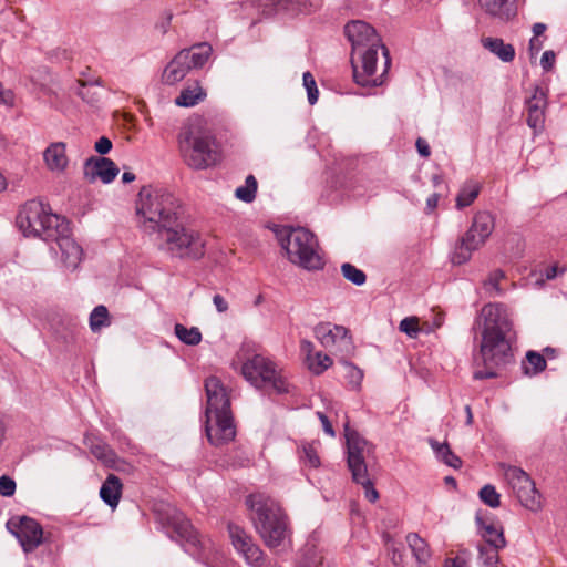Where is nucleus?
Segmentation results:
<instances>
[{
    "mask_svg": "<svg viewBox=\"0 0 567 567\" xmlns=\"http://www.w3.org/2000/svg\"><path fill=\"white\" fill-rule=\"evenodd\" d=\"M118 173V167L107 157L91 156L83 166L84 177L90 183L100 178L104 184H109L115 179Z\"/></svg>",
    "mask_w": 567,
    "mask_h": 567,
    "instance_id": "obj_16",
    "label": "nucleus"
},
{
    "mask_svg": "<svg viewBox=\"0 0 567 567\" xmlns=\"http://www.w3.org/2000/svg\"><path fill=\"white\" fill-rule=\"evenodd\" d=\"M347 365L350 369L351 382L357 384V385L360 384V382L362 381V378H363L362 371L359 370L358 368H355L354 365L350 364V363H348Z\"/></svg>",
    "mask_w": 567,
    "mask_h": 567,
    "instance_id": "obj_59",
    "label": "nucleus"
},
{
    "mask_svg": "<svg viewBox=\"0 0 567 567\" xmlns=\"http://www.w3.org/2000/svg\"><path fill=\"white\" fill-rule=\"evenodd\" d=\"M94 148L99 154L105 155L112 150V142L106 136H102L95 142Z\"/></svg>",
    "mask_w": 567,
    "mask_h": 567,
    "instance_id": "obj_51",
    "label": "nucleus"
},
{
    "mask_svg": "<svg viewBox=\"0 0 567 567\" xmlns=\"http://www.w3.org/2000/svg\"><path fill=\"white\" fill-rule=\"evenodd\" d=\"M76 94L87 104L96 105L101 101V94L93 89V83L79 81Z\"/></svg>",
    "mask_w": 567,
    "mask_h": 567,
    "instance_id": "obj_38",
    "label": "nucleus"
},
{
    "mask_svg": "<svg viewBox=\"0 0 567 567\" xmlns=\"http://www.w3.org/2000/svg\"><path fill=\"white\" fill-rule=\"evenodd\" d=\"M390 559L394 566L403 565V553L393 542L388 540Z\"/></svg>",
    "mask_w": 567,
    "mask_h": 567,
    "instance_id": "obj_47",
    "label": "nucleus"
},
{
    "mask_svg": "<svg viewBox=\"0 0 567 567\" xmlns=\"http://www.w3.org/2000/svg\"><path fill=\"white\" fill-rule=\"evenodd\" d=\"M91 453L101 462L112 464L115 461V453L106 443L100 440H90L86 442Z\"/></svg>",
    "mask_w": 567,
    "mask_h": 567,
    "instance_id": "obj_31",
    "label": "nucleus"
},
{
    "mask_svg": "<svg viewBox=\"0 0 567 567\" xmlns=\"http://www.w3.org/2000/svg\"><path fill=\"white\" fill-rule=\"evenodd\" d=\"M348 329L343 326L333 327L329 322H321L315 327V336L320 343L328 348L333 346L338 339H343L348 336Z\"/></svg>",
    "mask_w": 567,
    "mask_h": 567,
    "instance_id": "obj_22",
    "label": "nucleus"
},
{
    "mask_svg": "<svg viewBox=\"0 0 567 567\" xmlns=\"http://www.w3.org/2000/svg\"><path fill=\"white\" fill-rule=\"evenodd\" d=\"M7 528L18 539L25 554L32 553L43 542V529L31 517H12L8 520Z\"/></svg>",
    "mask_w": 567,
    "mask_h": 567,
    "instance_id": "obj_14",
    "label": "nucleus"
},
{
    "mask_svg": "<svg viewBox=\"0 0 567 567\" xmlns=\"http://www.w3.org/2000/svg\"><path fill=\"white\" fill-rule=\"evenodd\" d=\"M527 363L523 362V370L526 375H536L546 369V360L537 351L529 350L526 353Z\"/></svg>",
    "mask_w": 567,
    "mask_h": 567,
    "instance_id": "obj_30",
    "label": "nucleus"
},
{
    "mask_svg": "<svg viewBox=\"0 0 567 567\" xmlns=\"http://www.w3.org/2000/svg\"><path fill=\"white\" fill-rule=\"evenodd\" d=\"M439 199H440V195L437 193H434L427 197V199H426L427 213L433 212L437 207Z\"/></svg>",
    "mask_w": 567,
    "mask_h": 567,
    "instance_id": "obj_62",
    "label": "nucleus"
},
{
    "mask_svg": "<svg viewBox=\"0 0 567 567\" xmlns=\"http://www.w3.org/2000/svg\"><path fill=\"white\" fill-rule=\"evenodd\" d=\"M299 457L300 461L309 467L317 468L320 465V458L317 454V451L313 445L309 443H306L301 446Z\"/></svg>",
    "mask_w": 567,
    "mask_h": 567,
    "instance_id": "obj_39",
    "label": "nucleus"
},
{
    "mask_svg": "<svg viewBox=\"0 0 567 567\" xmlns=\"http://www.w3.org/2000/svg\"><path fill=\"white\" fill-rule=\"evenodd\" d=\"M429 443H430L431 447L433 449L436 457L440 458L443 462L444 457H445V451L443 450V447L444 446H449V444L447 443H440V442H437L434 439H429Z\"/></svg>",
    "mask_w": 567,
    "mask_h": 567,
    "instance_id": "obj_54",
    "label": "nucleus"
},
{
    "mask_svg": "<svg viewBox=\"0 0 567 567\" xmlns=\"http://www.w3.org/2000/svg\"><path fill=\"white\" fill-rule=\"evenodd\" d=\"M406 543L419 565H424L431 558V551L425 539L421 538L416 533L406 535Z\"/></svg>",
    "mask_w": 567,
    "mask_h": 567,
    "instance_id": "obj_25",
    "label": "nucleus"
},
{
    "mask_svg": "<svg viewBox=\"0 0 567 567\" xmlns=\"http://www.w3.org/2000/svg\"><path fill=\"white\" fill-rule=\"evenodd\" d=\"M544 276L547 280H553L558 276V267L550 266L545 269Z\"/></svg>",
    "mask_w": 567,
    "mask_h": 567,
    "instance_id": "obj_63",
    "label": "nucleus"
},
{
    "mask_svg": "<svg viewBox=\"0 0 567 567\" xmlns=\"http://www.w3.org/2000/svg\"><path fill=\"white\" fill-rule=\"evenodd\" d=\"M545 121L544 111H528L527 124L529 127L536 130L543 127Z\"/></svg>",
    "mask_w": 567,
    "mask_h": 567,
    "instance_id": "obj_46",
    "label": "nucleus"
},
{
    "mask_svg": "<svg viewBox=\"0 0 567 567\" xmlns=\"http://www.w3.org/2000/svg\"><path fill=\"white\" fill-rule=\"evenodd\" d=\"M466 559L461 555H457L455 558H449L445 560V567H466Z\"/></svg>",
    "mask_w": 567,
    "mask_h": 567,
    "instance_id": "obj_60",
    "label": "nucleus"
},
{
    "mask_svg": "<svg viewBox=\"0 0 567 567\" xmlns=\"http://www.w3.org/2000/svg\"><path fill=\"white\" fill-rule=\"evenodd\" d=\"M415 145H416L417 152H419V154L421 156H423V157H429L430 156L431 150H430V146H429L427 142L424 138L419 137L416 140Z\"/></svg>",
    "mask_w": 567,
    "mask_h": 567,
    "instance_id": "obj_56",
    "label": "nucleus"
},
{
    "mask_svg": "<svg viewBox=\"0 0 567 567\" xmlns=\"http://www.w3.org/2000/svg\"><path fill=\"white\" fill-rule=\"evenodd\" d=\"M542 47H543V42L538 38L533 37L529 40V44H528V50H529L530 55L535 56L536 54H538V52L542 50Z\"/></svg>",
    "mask_w": 567,
    "mask_h": 567,
    "instance_id": "obj_58",
    "label": "nucleus"
},
{
    "mask_svg": "<svg viewBox=\"0 0 567 567\" xmlns=\"http://www.w3.org/2000/svg\"><path fill=\"white\" fill-rule=\"evenodd\" d=\"M169 524L186 553L208 567H216L221 554L212 539L199 535L190 522L181 513L176 512L169 517Z\"/></svg>",
    "mask_w": 567,
    "mask_h": 567,
    "instance_id": "obj_10",
    "label": "nucleus"
},
{
    "mask_svg": "<svg viewBox=\"0 0 567 567\" xmlns=\"http://www.w3.org/2000/svg\"><path fill=\"white\" fill-rule=\"evenodd\" d=\"M299 567H322L321 557H316L315 555H310V550L307 549L305 554L303 560L300 563Z\"/></svg>",
    "mask_w": 567,
    "mask_h": 567,
    "instance_id": "obj_50",
    "label": "nucleus"
},
{
    "mask_svg": "<svg viewBox=\"0 0 567 567\" xmlns=\"http://www.w3.org/2000/svg\"><path fill=\"white\" fill-rule=\"evenodd\" d=\"M527 111H544L546 106V94L545 92L536 87L532 97L526 102Z\"/></svg>",
    "mask_w": 567,
    "mask_h": 567,
    "instance_id": "obj_43",
    "label": "nucleus"
},
{
    "mask_svg": "<svg viewBox=\"0 0 567 567\" xmlns=\"http://www.w3.org/2000/svg\"><path fill=\"white\" fill-rule=\"evenodd\" d=\"M443 450L445 451L443 463L450 467L460 468L462 466L461 458L451 451L450 446H444Z\"/></svg>",
    "mask_w": 567,
    "mask_h": 567,
    "instance_id": "obj_48",
    "label": "nucleus"
},
{
    "mask_svg": "<svg viewBox=\"0 0 567 567\" xmlns=\"http://www.w3.org/2000/svg\"><path fill=\"white\" fill-rule=\"evenodd\" d=\"M308 11L307 0H267L264 7V12L267 14L281 12L297 14Z\"/></svg>",
    "mask_w": 567,
    "mask_h": 567,
    "instance_id": "obj_21",
    "label": "nucleus"
},
{
    "mask_svg": "<svg viewBox=\"0 0 567 567\" xmlns=\"http://www.w3.org/2000/svg\"><path fill=\"white\" fill-rule=\"evenodd\" d=\"M136 214L141 227L156 235L157 248L172 258L199 260L206 251L200 234L181 221L179 200L165 188L143 187L138 193Z\"/></svg>",
    "mask_w": 567,
    "mask_h": 567,
    "instance_id": "obj_1",
    "label": "nucleus"
},
{
    "mask_svg": "<svg viewBox=\"0 0 567 567\" xmlns=\"http://www.w3.org/2000/svg\"><path fill=\"white\" fill-rule=\"evenodd\" d=\"M546 30V24L544 23H540V22H537L533 25V33H534V37L538 38L539 35H542Z\"/></svg>",
    "mask_w": 567,
    "mask_h": 567,
    "instance_id": "obj_64",
    "label": "nucleus"
},
{
    "mask_svg": "<svg viewBox=\"0 0 567 567\" xmlns=\"http://www.w3.org/2000/svg\"><path fill=\"white\" fill-rule=\"evenodd\" d=\"M16 223L25 237L40 238L50 241L66 229V219L53 214L50 206L42 202L31 199L21 206Z\"/></svg>",
    "mask_w": 567,
    "mask_h": 567,
    "instance_id": "obj_7",
    "label": "nucleus"
},
{
    "mask_svg": "<svg viewBox=\"0 0 567 567\" xmlns=\"http://www.w3.org/2000/svg\"><path fill=\"white\" fill-rule=\"evenodd\" d=\"M228 533L236 551L251 567H261L265 563V554L251 535L237 524H228Z\"/></svg>",
    "mask_w": 567,
    "mask_h": 567,
    "instance_id": "obj_15",
    "label": "nucleus"
},
{
    "mask_svg": "<svg viewBox=\"0 0 567 567\" xmlns=\"http://www.w3.org/2000/svg\"><path fill=\"white\" fill-rule=\"evenodd\" d=\"M480 190L478 183L474 181L465 182L456 196V208L463 209L470 206L477 198Z\"/></svg>",
    "mask_w": 567,
    "mask_h": 567,
    "instance_id": "obj_27",
    "label": "nucleus"
},
{
    "mask_svg": "<svg viewBox=\"0 0 567 567\" xmlns=\"http://www.w3.org/2000/svg\"><path fill=\"white\" fill-rule=\"evenodd\" d=\"M300 350L302 353L306 354V362L308 363L309 361V358L310 357H313V350H315V346L311 341L309 340H301L300 342Z\"/></svg>",
    "mask_w": 567,
    "mask_h": 567,
    "instance_id": "obj_55",
    "label": "nucleus"
},
{
    "mask_svg": "<svg viewBox=\"0 0 567 567\" xmlns=\"http://www.w3.org/2000/svg\"><path fill=\"white\" fill-rule=\"evenodd\" d=\"M50 241H55L64 266L69 269H76L82 260V247L70 236L69 221L66 220V229L59 230V236L52 237Z\"/></svg>",
    "mask_w": 567,
    "mask_h": 567,
    "instance_id": "obj_17",
    "label": "nucleus"
},
{
    "mask_svg": "<svg viewBox=\"0 0 567 567\" xmlns=\"http://www.w3.org/2000/svg\"><path fill=\"white\" fill-rule=\"evenodd\" d=\"M123 484L118 476L109 474L100 488L101 499L112 509L116 508L122 496Z\"/></svg>",
    "mask_w": 567,
    "mask_h": 567,
    "instance_id": "obj_20",
    "label": "nucleus"
},
{
    "mask_svg": "<svg viewBox=\"0 0 567 567\" xmlns=\"http://www.w3.org/2000/svg\"><path fill=\"white\" fill-rule=\"evenodd\" d=\"M478 495L481 501L492 508H496L501 504V495L497 493L496 488L491 484L483 486Z\"/></svg>",
    "mask_w": 567,
    "mask_h": 567,
    "instance_id": "obj_40",
    "label": "nucleus"
},
{
    "mask_svg": "<svg viewBox=\"0 0 567 567\" xmlns=\"http://www.w3.org/2000/svg\"><path fill=\"white\" fill-rule=\"evenodd\" d=\"M258 188L257 179L254 175H248L245 179V185L239 186L235 190V196L237 199L244 203H252L256 198Z\"/></svg>",
    "mask_w": 567,
    "mask_h": 567,
    "instance_id": "obj_33",
    "label": "nucleus"
},
{
    "mask_svg": "<svg viewBox=\"0 0 567 567\" xmlns=\"http://www.w3.org/2000/svg\"><path fill=\"white\" fill-rule=\"evenodd\" d=\"M250 349L251 344L245 342L237 354L238 360L243 362V377L255 388L260 389L270 385L278 394L288 393L289 384L278 373L276 364L261 354H250Z\"/></svg>",
    "mask_w": 567,
    "mask_h": 567,
    "instance_id": "obj_9",
    "label": "nucleus"
},
{
    "mask_svg": "<svg viewBox=\"0 0 567 567\" xmlns=\"http://www.w3.org/2000/svg\"><path fill=\"white\" fill-rule=\"evenodd\" d=\"M256 532L269 549L290 544V520L280 503L261 492L249 494L245 501Z\"/></svg>",
    "mask_w": 567,
    "mask_h": 567,
    "instance_id": "obj_4",
    "label": "nucleus"
},
{
    "mask_svg": "<svg viewBox=\"0 0 567 567\" xmlns=\"http://www.w3.org/2000/svg\"><path fill=\"white\" fill-rule=\"evenodd\" d=\"M506 476L522 506L532 512H538L542 508V494L530 476L516 466H511L506 471Z\"/></svg>",
    "mask_w": 567,
    "mask_h": 567,
    "instance_id": "obj_13",
    "label": "nucleus"
},
{
    "mask_svg": "<svg viewBox=\"0 0 567 567\" xmlns=\"http://www.w3.org/2000/svg\"><path fill=\"white\" fill-rule=\"evenodd\" d=\"M475 522L482 537L485 539L488 546L495 548H504L506 546L503 528H498L494 524H485L482 517L478 515L476 516Z\"/></svg>",
    "mask_w": 567,
    "mask_h": 567,
    "instance_id": "obj_23",
    "label": "nucleus"
},
{
    "mask_svg": "<svg viewBox=\"0 0 567 567\" xmlns=\"http://www.w3.org/2000/svg\"><path fill=\"white\" fill-rule=\"evenodd\" d=\"M205 391L207 395L206 415L209 417V414L213 413L215 416L214 426L206 424L207 439L215 446L227 444L236 436L227 390L218 378L209 377L205 380Z\"/></svg>",
    "mask_w": 567,
    "mask_h": 567,
    "instance_id": "obj_5",
    "label": "nucleus"
},
{
    "mask_svg": "<svg viewBox=\"0 0 567 567\" xmlns=\"http://www.w3.org/2000/svg\"><path fill=\"white\" fill-rule=\"evenodd\" d=\"M0 102L6 105H12L14 102V95L11 90L4 91L0 87Z\"/></svg>",
    "mask_w": 567,
    "mask_h": 567,
    "instance_id": "obj_61",
    "label": "nucleus"
},
{
    "mask_svg": "<svg viewBox=\"0 0 567 567\" xmlns=\"http://www.w3.org/2000/svg\"><path fill=\"white\" fill-rule=\"evenodd\" d=\"M360 485L363 487L364 496L369 502L374 503L379 498V493L374 488V485H373V482L371 481V478L368 480V483H361Z\"/></svg>",
    "mask_w": 567,
    "mask_h": 567,
    "instance_id": "obj_49",
    "label": "nucleus"
},
{
    "mask_svg": "<svg viewBox=\"0 0 567 567\" xmlns=\"http://www.w3.org/2000/svg\"><path fill=\"white\" fill-rule=\"evenodd\" d=\"M282 249L289 260L307 270L323 268V260L318 254L315 235L302 227H284L277 234Z\"/></svg>",
    "mask_w": 567,
    "mask_h": 567,
    "instance_id": "obj_8",
    "label": "nucleus"
},
{
    "mask_svg": "<svg viewBox=\"0 0 567 567\" xmlns=\"http://www.w3.org/2000/svg\"><path fill=\"white\" fill-rule=\"evenodd\" d=\"M347 439V457L363 456L364 449L368 444L367 440L361 437L357 431H350L348 424L344 426Z\"/></svg>",
    "mask_w": 567,
    "mask_h": 567,
    "instance_id": "obj_29",
    "label": "nucleus"
},
{
    "mask_svg": "<svg viewBox=\"0 0 567 567\" xmlns=\"http://www.w3.org/2000/svg\"><path fill=\"white\" fill-rule=\"evenodd\" d=\"M316 415L320 420L324 433L330 436H334V430H333V426H332L329 417L323 412H320V411H317Z\"/></svg>",
    "mask_w": 567,
    "mask_h": 567,
    "instance_id": "obj_53",
    "label": "nucleus"
},
{
    "mask_svg": "<svg viewBox=\"0 0 567 567\" xmlns=\"http://www.w3.org/2000/svg\"><path fill=\"white\" fill-rule=\"evenodd\" d=\"M16 492V482L7 475L0 476V495L10 497Z\"/></svg>",
    "mask_w": 567,
    "mask_h": 567,
    "instance_id": "obj_45",
    "label": "nucleus"
},
{
    "mask_svg": "<svg viewBox=\"0 0 567 567\" xmlns=\"http://www.w3.org/2000/svg\"><path fill=\"white\" fill-rule=\"evenodd\" d=\"M302 80L303 86L307 90L308 102L310 105H313L315 103H317L319 96L316 80L309 71L303 73Z\"/></svg>",
    "mask_w": 567,
    "mask_h": 567,
    "instance_id": "obj_41",
    "label": "nucleus"
},
{
    "mask_svg": "<svg viewBox=\"0 0 567 567\" xmlns=\"http://www.w3.org/2000/svg\"><path fill=\"white\" fill-rule=\"evenodd\" d=\"M178 148L185 164L197 171L213 167L221 158L216 137L195 125L183 127L178 134Z\"/></svg>",
    "mask_w": 567,
    "mask_h": 567,
    "instance_id": "obj_6",
    "label": "nucleus"
},
{
    "mask_svg": "<svg viewBox=\"0 0 567 567\" xmlns=\"http://www.w3.org/2000/svg\"><path fill=\"white\" fill-rule=\"evenodd\" d=\"M110 324L109 310L105 306H96L90 315V328L93 332L100 331L103 327Z\"/></svg>",
    "mask_w": 567,
    "mask_h": 567,
    "instance_id": "obj_34",
    "label": "nucleus"
},
{
    "mask_svg": "<svg viewBox=\"0 0 567 567\" xmlns=\"http://www.w3.org/2000/svg\"><path fill=\"white\" fill-rule=\"evenodd\" d=\"M65 144L63 142L51 143L43 152V158L49 169L63 172L68 166L65 154Z\"/></svg>",
    "mask_w": 567,
    "mask_h": 567,
    "instance_id": "obj_19",
    "label": "nucleus"
},
{
    "mask_svg": "<svg viewBox=\"0 0 567 567\" xmlns=\"http://www.w3.org/2000/svg\"><path fill=\"white\" fill-rule=\"evenodd\" d=\"M342 276L350 282L355 286H362L367 281V275L363 270L357 268L350 262H344L341 265Z\"/></svg>",
    "mask_w": 567,
    "mask_h": 567,
    "instance_id": "obj_37",
    "label": "nucleus"
},
{
    "mask_svg": "<svg viewBox=\"0 0 567 567\" xmlns=\"http://www.w3.org/2000/svg\"><path fill=\"white\" fill-rule=\"evenodd\" d=\"M213 302L217 309L218 312H225L228 309V302L225 300V298L221 295H215L213 297Z\"/></svg>",
    "mask_w": 567,
    "mask_h": 567,
    "instance_id": "obj_57",
    "label": "nucleus"
},
{
    "mask_svg": "<svg viewBox=\"0 0 567 567\" xmlns=\"http://www.w3.org/2000/svg\"><path fill=\"white\" fill-rule=\"evenodd\" d=\"M555 59H556V55H555L554 51H551V50L545 51L540 59V65H542L543 70L549 71L554 66Z\"/></svg>",
    "mask_w": 567,
    "mask_h": 567,
    "instance_id": "obj_52",
    "label": "nucleus"
},
{
    "mask_svg": "<svg viewBox=\"0 0 567 567\" xmlns=\"http://www.w3.org/2000/svg\"><path fill=\"white\" fill-rule=\"evenodd\" d=\"M481 9L488 16L508 21L516 16L513 0H478Z\"/></svg>",
    "mask_w": 567,
    "mask_h": 567,
    "instance_id": "obj_18",
    "label": "nucleus"
},
{
    "mask_svg": "<svg viewBox=\"0 0 567 567\" xmlns=\"http://www.w3.org/2000/svg\"><path fill=\"white\" fill-rule=\"evenodd\" d=\"M344 33L352 45L353 79L361 86H380L390 64V53L373 27L362 20L346 24Z\"/></svg>",
    "mask_w": 567,
    "mask_h": 567,
    "instance_id": "obj_3",
    "label": "nucleus"
},
{
    "mask_svg": "<svg viewBox=\"0 0 567 567\" xmlns=\"http://www.w3.org/2000/svg\"><path fill=\"white\" fill-rule=\"evenodd\" d=\"M331 364L332 359L321 351H318L313 357H310L307 363L308 369L317 375L323 373L329 367H331Z\"/></svg>",
    "mask_w": 567,
    "mask_h": 567,
    "instance_id": "obj_36",
    "label": "nucleus"
},
{
    "mask_svg": "<svg viewBox=\"0 0 567 567\" xmlns=\"http://www.w3.org/2000/svg\"><path fill=\"white\" fill-rule=\"evenodd\" d=\"M505 277V274L501 269H496L488 278L484 281V287L486 290H494L497 296H501L503 293V289L499 287L501 280Z\"/></svg>",
    "mask_w": 567,
    "mask_h": 567,
    "instance_id": "obj_42",
    "label": "nucleus"
},
{
    "mask_svg": "<svg viewBox=\"0 0 567 567\" xmlns=\"http://www.w3.org/2000/svg\"><path fill=\"white\" fill-rule=\"evenodd\" d=\"M495 228L494 216L488 212H478L473 217L470 229L457 240L451 255V262L456 266L466 264Z\"/></svg>",
    "mask_w": 567,
    "mask_h": 567,
    "instance_id": "obj_11",
    "label": "nucleus"
},
{
    "mask_svg": "<svg viewBox=\"0 0 567 567\" xmlns=\"http://www.w3.org/2000/svg\"><path fill=\"white\" fill-rule=\"evenodd\" d=\"M347 463L349 471L351 472L352 481L354 483H368L370 476L364 456L352 455L351 457H347Z\"/></svg>",
    "mask_w": 567,
    "mask_h": 567,
    "instance_id": "obj_28",
    "label": "nucleus"
},
{
    "mask_svg": "<svg viewBox=\"0 0 567 567\" xmlns=\"http://www.w3.org/2000/svg\"><path fill=\"white\" fill-rule=\"evenodd\" d=\"M175 336L187 346H197L202 341V332L197 327L187 328L182 323L174 327Z\"/></svg>",
    "mask_w": 567,
    "mask_h": 567,
    "instance_id": "obj_32",
    "label": "nucleus"
},
{
    "mask_svg": "<svg viewBox=\"0 0 567 567\" xmlns=\"http://www.w3.org/2000/svg\"><path fill=\"white\" fill-rule=\"evenodd\" d=\"M482 44L503 62H512L515 58L514 47L505 43L501 38H484L482 39Z\"/></svg>",
    "mask_w": 567,
    "mask_h": 567,
    "instance_id": "obj_24",
    "label": "nucleus"
},
{
    "mask_svg": "<svg viewBox=\"0 0 567 567\" xmlns=\"http://www.w3.org/2000/svg\"><path fill=\"white\" fill-rule=\"evenodd\" d=\"M481 329V344L477 354L474 357L476 365L483 369L474 371L475 380L494 379L497 369L507 365L513 360L509 333L512 320L507 309L502 303L485 305L477 318L474 328Z\"/></svg>",
    "mask_w": 567,
    "mask_h": 567,
    "instance_id": "obj_2",
    "label": "nucleus"
},
{
    "mask_svg": "<svg viewBox=\"0 0 567 567\" xmlns=\"http://www.w3.org/2000/svg\"><path fill=\"white\" fill-rule=\"evenodd\" d=\"M499 549L501 548H495L492 546L487 547L485 545H477L478 560L482 563L484 567H498Z\"/></svg>",
    "mask_w": 567,
    "mask_h": 567,
    "instance_id": "obj_35",
    "label": "nucleus"
},
{
    "mask_svg": "<svg viewBox=\"0 0 567 567\" xmlns=\"http://www.w3.org/2000/svg\"><path fill=\"white\" fill-rule=\"evenodd\" d=\"M212 52L210 44L206 42L181 50L164 69L162 74L163 83L174 85L182 81L192 70L203 68Z\"/></svg>",
    "mask_w": 567,
    "mask_h": 567,
    "instance_id": "obj_12",
    "label": "nucleus"
},
{
    "mask_svg": "<svg viewBox=\"0 0 567 567\" xmlns=\"http://www.w3.org/2000/svg\"><path fill=\"white\" fill-rule=\"evenodd\" d=\"M206 93L198 83L183 89L175 99V104L183 107H192L204 101Z\"/></svg>",
    "mask_w": 567,
    "mask_h": 567,
    "instance_id": "obj_26",
    "label": "nucleus"
},
{
    "mask_svg": "<svg viewBox=\"0 0 567 567\" xmlns=\"http://www.w3.org/2000/svg\"><path fill=\"white\" fill-rule=\"evenodd\" d=\"M400 330L404 333H406L410 338H416L420 329H419V321L416 318L409 317L404 318L400 322Z\"/></svg>",
    "mask_w": 567,
    "mask_h": 567,
    "instance_id": "obj_44",
    "label": "nucleus"
}]
</instances>
